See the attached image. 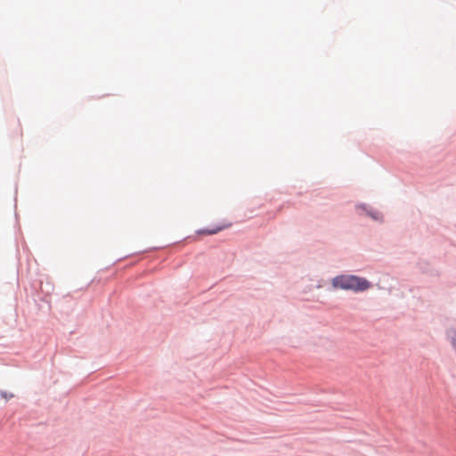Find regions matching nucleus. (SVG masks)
<instances>
[{
	"label": "nucleus",
	"instance_id": "obj_2",
	"mask_svg": "<svg viewBox=\"0 0 456 456\" xmlns=\"http://www.w3.org/2000/svg\"><path fill=\"white\" fill-rule=\"evenodd\" d=\"M232 224L231 223H227V224H224L221 226H218V227H216L214 229H205V230H200L199 232V233L200 234H206V235H213V234H216L218 232L220 231H223L226 228H229L231 227Z\"/></svg>",
	"mask_w": 456,
	"mask_h": 456
},
{
	"label": "nucleus",
	"instance_id": "obj_1",
	"mask_svg": "<svg viewBox=\"0 0 456 456\" xmlns=\"http://www.w3.org/2000/svg\"><path fill=\"white\" fill-rule=\"evenodd\" d=\"M334 289L353 290L354 292L364 291L370 288V283L364 278L355 275H338L332 279Z\"/></svg>",
	"mask_w": 456,
	"mask_h": 456
},
{
	"label": "nucleus",
	"instance_id": "obj_3",
	"mask_svg": "<svg viewBox=\"0 0 456 456\" xmlns=\"http://www.w3.org/2000/svg\"><path fill=\"white\" fill-rule=\"evenodd\" d=\"M451 342L452 345V347L456 351V330H452L450 334Z\"/></svg>",
	"mask_w": 456,
	"mask_h": 456
}]
</instances>
